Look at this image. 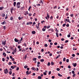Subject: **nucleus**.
<instances>
[{
  "label": "nucleus",
  "instance_id": "nucleus-40",
  "mask_svg": "<svg viewBox=\"0 0 79 79\" xmlns=\"http://www.w3.org/2000/svg\"><path fill=\"white\" fill-rule=\"evenodd\" d=\"M19 67H18L17 68L16 70V71H18V70H19Z\"/></svg>",
  "mask_w": 79,
  "mask_h": 79
},
{
  "label": "nucleus",
  "instance_id": "nucleus-6",
  "mask_svg": "<svg viewBox=\"0 0 79 79\" xmlns=\"http://www.w3.org/2000/svg\"><path fill=\"white\" fill-rule=\"evenodd\" d=\"M47 17L45 18L46 19H49V18H50V16H49V15H48V13L47 14Z\"/></svg>",
  "mask_w": 79,
  "mask_h": 79
},
{
  "label": "nucleus",
  "instance_id": "nucleus-18",
  "mask_svg": "<svg viewBox=\"0 0 79 79\" xmlns=\"http://www.w3.org/2000/svg\"><path fill=\"white\" fill-rule=\"evenodd\" d=\"M58 76H59V77H62V76H63L62 75H61V74L60 73H58Z\"/></svg>",
  "mask_w": 79,
  "mask_h": 79
},
{
  "label": "nucleus",
  "instance_id": "nucleus-59",
  "mask_svg": "<svg viewBox=\"0 0 79 79\" xmlns=\"http://www.w3.org/2000/svg\"><path fill=\"white\" fill-rule=\"evenodd\" d=\"M52 79H55V77L54 76H52Z\"/></svg>",
  "mask_w": 79,
  "mask_h": 79
},
{
  "label": "nucleus",
  "instance_id": "nucleus-16",
  "mask_svg": "<svg viewBox=\"0 0 79 79\" xmlns=\"http://www.w3.org/2000/svg\"><path fill=\"white\" fill-rule=\"evenodd\" d=\"M23 19V17H19V20H21V19Z\"/></svg>",
  "mask_w": 79,
  "mask_h": 79
},
{
  "label": "nucleus",
  "instance_id": "nucleus-33",
  "mask_svg": "<svg viewBox=\"0 0 79 79\" xmlns=\"http://www.w3.org/2000/svg\"><path fill=\"white\" fill-rule=\"evenodd\" d=\"M48 75H50V74H51V73H52V72L51 71H50L48 72Z\"/></svg>",
  "mask_w": 79,
  "mask_h": 79
},
{
  "label": "nucleus",
  "instance_id": "nucleus-46",
  "mask_svg": "<svg viewBox=\"0 0 79 79\" xmlns=\"http://www.w3.org/2000/svg\"><path fill=\"white\" fill-rule=\"evenodd\" d=\"M66 61L67 63H68V62H69V59H67L66 60Z\"/></svg>",
  "mask_w": 79,
  "mask_h": 79
},
{
  "label": "nucleus",
  "instance_id": "nucleus-30",
  "mask_svg": "<svg viewBox=\"0 0 79 79\" xmlns=\"http://www.w3.org/2000/svg\"><path fill=\"white\" fill-rule=\"evenodd\" d=\"M61 51H60V52H57V54H59V53H61Z\"/></svg>",
  "mask_w": 79,
  "mask_h": 79
},
{
  "label": "nucleus",
  "instance_id": "nucleus-12",
  "mask_svg": "<svg viewBox=\"0 0 79 79\" xmlns=\"http://www.w3.org/2000/svg\"><path fill=\"white\" fill-rule=\"evenodd\" d=\"M32 24V22H29L28 23H27V24L29 25V24Z\"/></svg>",
  "mask_w": 79,
  "mask_h": 79
},
{
  "label": "nucleus",
  "instance_id": "nucleus-7",
  "mask_svg": "<svg viewBox=\"0 0 79 79\" xmlns=\"http://www.w3.org/2000/svg\"><path fill=\"white\" fill-rule=\"evenodd\" d=\"M14 10V8L13 7H12L10 9V11L11 12V13H13V11Z\"/></svg>",
  "mask_w": 79,
  "mask_h": 79
},
{
  "label": "nucleus",
  "instance_id": "nucleus-13",
  "mask_svg": "<svg viewBox=\"0 0 79 79\" xmlns=\"http://www.w3.org/2000/svg\"><path fill=\"white\" fill-rule=\"evenodd\" d=\"M28 14L29 13H28V12L27 11L25 12V13H24L25 15H28Z\"/></svg>",
  "mask_w": 79,
  "mask_h": 79
},
{
  "label": "nucleus",
  "instance_id": "nucleus-15",
  "mask_svg": "<svg viewBox=\"0 0 79 79\" xmlns=\"http://www.w3.org/2000/svg\"><path fill=\"white\" fill-rule=\"evenodd\" d=\"M6 23V22H2L1 23L2 24H3V25L4 24H5Z\"/></svg>",
  "mask_w": 79,
  "mask_h": 79
},
{
  "label": "nucleus",
  "instance_id": "nucleus-57",
  "mask_svg": "<svg viewBox=\"0 0 79 79\" xmlns=\"http://www.w3.org/2000/svg\"><path fill=\"white\" fill-rule=\"evenodd\" d=\"M50 19H53V17L52 16H51L50 18Z\"/></svg>",
  "mask_w": 79,
  "mask_h": 79
},
{
  "label": "nucleus",
  "instance_id": "nucleus-1",
  "mask_svg": "<svg viewBox=\"0 0 79 79\" xmlns=\"http://www.w3.org/2000/svg\"><path fill=\"white\" fill-rule=\"evenodd\" d=\"M20 2H18L17 3V7L18 8H20L21 7V6H20Z\"/></svg>",
  "mask_w": 79,
  "mask_h": 79
},
{
  "label": "nucleus",
  "instance_id": "nucleus-26",
  "mask_svg": "<svg viewBox=\"0 0 79 79\" xmlns=\"http://www.w3.org/2000/svg\"><path fill=\"white\" fill-rule=\"evenodd\" d=\"M38 79H42V77L41 76H38Z\"/></svg>",
  "mask_w": 79,
  "mask_h": 79
},
{
  "label": "nucleus",
  "instance_id": "nucleus-47",
  "mask_svg": "<svg viewBox=\"0 0 79 79\" xmlns=\"http://www.w3.org/2000/svg\"><path fill=\"white\" fill-rule=\"evenodd\" d=\"M41 58V56H39L38 57V58H39V59H40Z\"/></svg>",
  "mask_w": 79,
  "mask_h": 79
},
{
  "label": "nucleus",
  "instance_id": "nucleus-35",
  "mask_svg": "<svg viewBox=\"0 0 79 79\" xmlns=\"http://www.w3.org/2000/svg\"><path fill=\"white\" fill-rule=\"evenodd\" d=\"M9 74H10V75H11V74H12V71H10L9 72Z\"/></svg>",
  "mask_w": 79,
  "mask_h": 79
},
{
  "label": "nucleus",
  "instance_id": "nucleus-61",
  "mask_svg": "<svg viewBox=\"0 0 79 79\" xmlns=\"http://www.w3.org/2000/svg\"><path fill=\"white\" fill-rule=\"evenodd\" d=\"M37 64H40V62H37Z\"/></svg>",
  "mask_w": 79,
  "mask_h": 79
},
{
  "label": "nucleus",
  "instance_id": "nucleus-8",
  "mask_svg": "<svg viewBox=\"0 0 79 79\" xmlns=\"http://www.w3.org/2000/svg\"><path fill=\"white\" fill-rule=\"evenodd\" d=\"M16 50H13V52H12V54L14 55L15 53H16Z\"/></svg>",
  "mask_w": 79,
  "mask_h": 79
},
{
  "label": "nucleus",
  "instance_id": "nucleus-14",
  "mask_svg": "<svg viewBox=\"0 0 79 79\" xmlns=\"http://www.w3.org/2000/svg\"><path fill=\"white\" fill-rule=\"evenodd\" d=\"M15 42H19V40L17 39L16 38H15Z\"/></svg>",
  "mask_w": 79,
  "mask_h": 79
},
{
  "label": "nucleus",
  "instance_id": "nucleus-44",
  "mask_svg": "<svg viewBox=\"0 0 79 79\" xmlns=\"http://www.w3.org/2000/svg\"><path fill=\"white\" fill-rule=\"evenodd\" d=\"M44 46L46 47H47V46H48V45H47V44H44Z\"/></svg>",
  "mask_w": 79,
  "mask_h": 79
},
{
  "label": "nucleus",
  "instance_id": "nucleus-43",
  "mask_svg": "<svg viewBox=\"0 0 79 79\" xmlns=\"http://www.w3.org/2000/svg\"><path fill=\"white\" fill-rule=\"evenodd\" d=\"M43 74L44 76H46V75H47V73H46L45 72Z\"/></svg>",
  "mask_w": 79,
  "mask_h": 79
},
{
  "label": "nucleus",
  "instance_id": "nucleus-52",
  "mask_svg": "<svg viewBox=\"0 0 79 79\" xmlns=\"http://www.w3.org/2000/svg\"><path fill=\"white\" fill-rule=\"evenodd\" d=\"M72 56H73V57H74V56H75V54H73L72 55Z\"/></svg>",
  "mask_w": 79,
  "mask_h": 79
},
{
  "label": "nucleus",
  "instance_id": "nucleus-28",
  "mask_svg": "<svg viewBox=\"0 0 79 79\" xmlns=\"http://www.w3.org/2000/svg\"><path fill=\"white\" fill-rule=\"evenodd\" d=\"M56 37H59V36H58V33L57 32H56Z\"/></svg>",
  "mask_w": 79,
  "mask_h": 79
},
{
  "label": "nucleus",
  "instance_id": "nucleus-20",
  "mask_svg": "<svg viewBox=\"0 0 79 79\" xmlns=\"http://www.w3.org/2000/svg\"><path fill=\"white\" fill-rule=\"evenodd\" d=\"M10 20H11V21H13V16L11 17L10 18Z\"/></svg>",
  "mask_w": 79,
  "mask_h": 79
},
{
  "label": "nucleus",
  "instance_id": "nucleus-50",
  "mask_svg": "<svg viewBox=\"0 0 79 79\" xmlns=\"http://www.w3.org/2000/svg\"><path fill=\"white\" fill-rule=\"evenodd\" d=\"M67 37H71V35H68Z\"/></svg>",
  "mask_w": 79,
  "mask_h": 79
},
{
  "label": "nucleus",
  "instance_id": "nucleus-54",
  "mask_svg": "<svg viewBox=\"0 0 79 79\" xmlns=\"http://www.w3.org/2000/svg\"><path fill=\"white\" fill-rule=\"evenodd\" d=\"M68 68H69V69H70V68H71V66L70 65H69L68 66Z\"/></svg>",
  "mask_w": 79,
  "mask_h": 79
},
{
  "label": "nucleus",
  "instance_id": "nucleus-55",
  "mask_svg": "<svg viewBox=\"0 0 79 79\" xmlns=\"http://www.w3.org/2000/svg\"><path fill=\"white\" fill-rule=\"evenodd\" d=\"M75 76H76V74H74L73 75V77H75Z\"/></svg>",
  "mask_w": 79,
  "mask_h": 79
},
{
  "label": "nucleus",
  "instance_id": "nucleus-5",
  "mask_svg": "<svg viewBox=\"0 0 79 79\" xmlns=\"http://www.w3.org/2000/svg\"><path fill=\"white\" fill-rule=\"evenodd\" d=\"M4 71V73H5V74H7V73H8V69H5Z\"/></svg>",
  "mask_w": 79,
  "mask_h": 79
},
{
  "label": "nucleus",
  "instance_id": "nucleus-48",
  "mask_svg": "<svg viewBox=\"0 0 79 79\" xmlns=\"http://www.w3.org/2000/svg\"><path fill=\"white\" fill-rule=\"evenodd\" d=\"M12 64V63H11V62H9V65H11V64Z\"/></svg>",
  "mask_w": 79,
  "mask_h": 79
},
{
  "label": "nucleus",
  "instance_id": "nucleus-49",
  "mask_svg": "<svg viewBox=\"0 0 79 79\" xmlns=\"http://www.w3.org/2000/svg\"><path fill=\"white\" fill-rule=\"evenodd\" d=\"M5 59L4 58H2V61H5Z\"/></svg>",
  "mask_w": 79,
  "mask_h": 79
},
{
  "label": "nucleus",
  "instance_id": "nucleus-42",
  "mask_svg": "<svg viewBox=\"0 0 79 79\" xmlns=\"http://www.w3.org/2000/svg\"><path fill=\"white\" fill-rule=\"evenodd\" d=\"M47 64L48 66H50V63L48 62Z\"/></svg>",
  "mask_w": 79,
  "mask_h": 79
},
{
  "label": "nucleus",
  "instance_id": "nucleus-39",
  "mask_svg": "<svg viewBox=\"0 0 79 79\" xmlns=\"http://www.w3.org/2000/svg\"><path fill=\"white\" fill-rule=\"evenodd\" d=\"M72 74H74L75 73V72L74 71H72Z\"/></svg>",
  "mask_w": 79,
  "mask_h": 79
},
{
  "label": "nucleus",
  "instance_id": "nucleus-27",
  "mask_svg": "<svg viewBox=\"0 0 79 79\" xmlns=\"http://www.w3.org/2000/svg\"><path fill=\"white\" fill-rule=\"evenodd\" d=\"M33 61H36V60H37V58H33Z\"/></svg>",
  "mask_w": 79,
  "mask_h": 79
},
{
  "label": "nucleus",
  "instance_id": "nucleus-56",
  "mask_svg": "<svg viewBox=\"0 0 79 79\" xmlns=\"http://www.w3.org/2000/svg\"><path fill=\"white\" fill-rule=\"evenodd\" d=\"M69 24H67L66 25V26H67V27H69Z\"/></svg>",
  "mask_w": 79,
  "mask_h": 79
},
{
  "label": "nucleus",
  "instance_id": "nucleus-36",
  "mask_svg": "<svg viewBox=\"0 0 79 79\" xmlns=\"http://www.w3.org/2000/svg\"><path fill=\"white\" fill-rule=\"evenodd\" d=\"M66 20L67 22H69V19H66Z\"/></svg>",
  "mask_w": 79,
  "mask_h": 79
},
{
  "label": "nucleus",
  "instance_id": "nucleus-2",
  "mask_svg": "<svg viewBox=\"0 0 79 79\" xmlns=\"http://www.w3.org/2000/svg\"><path fill=\"white\" fill-rule=\"evenodd\" d=\"M48 31L49 33H51V32H53V29H50L48 30Z\"/></svg>",
  "mask_w": 79,
  "mask_h": 79
},
{
  "label": "nucleus",
  "instance_id": "nucleus-45",
  "mask_svg": "<svg viewBox=\"0 0 79 79\" xmlns=\"http://www.w3.org/2000/svg\"><path fill=\"white\" fill-rule=\"evenodd\" d=\"M46 30V29H45L44 28H43L42 29L43 31H45Z\"/></svg>",
  "mask_w": 79,
  "mask_h": 79
},
{
  "label": "nucleus",
  "instance_id": "nucleus-22",
  "mask_svg": "<svg viewBox=\"0 0 79 79\" xmlns=\"http://www.w3.org/2000/svg\"><path fill=\"white\" fill-rule=\"evenodd\" d=\"M4 8V7H0V10H2Z\"/></svg>",
  "mask_w": 79,
  "mask_h": 79
},
{
  "label": "nucleus",
  "instance_id": "nucleus-11",
  "mask_svg": "<svg viewBox=\"0 0 79 79\" xmlns=\"http://www.w3.org/2000/svg\"><path fill=\"white\" fill-rule=\"evenodd\" d=\"M73 66L74 67H76V66H77V63H75V64H73Z\"/></svg>",
  "mask_w": 79,
  "mask_h": 79
},
{
  "label": "nucleus",
  "instance_id": "nucleus-41",
  "mask_svg": "<svg viewBox=\"0 0 79 79\" xmlns=\"http://www.w3.org/2000/svg\"><path fill=\"white\" fill-rule=\"evenodd\" d=\"M49 27H50V25H49V26H48L47 27V28L49 29Z\"/></svg>",
  "mask_w": 79,
  "mask_h": 79
},
{
  "label": "nucleus",
  "instance_id": "nucleus-32",
  "mask_svg": "<svg viewBox=\"0 0 79 79\" xmlns=\"http://www.w3.org/2000/svg\"><path fill=\"white\" fill-rule=\"evenodd\" d=\"M66 61V58L64 57L63 58V61Z\"/></svg>",
  "mask_w": 79,
  "mask_h": 79
},
{
  "label": "nucleus",
  "instance_id": "nucleus-23",
  "mask_svg": "<svg viewBox=\"0 0 79 79\" xmlns=\"http://www.w3.org/2000/svg\"><path fill=\"white\" fill-rule=\"evenodd\" d=\"M32 33L33 34H35V31H32Z\"/></svg>",
  "mask_w": 79,
  "mask_h": 79
},
{
  "label": "nucleus",
  "instance_id": "nucleus-37",
  "mask_svg": "<svg viewBox=\"0 0 79 79\" xmlns=\"http://www.w3.org/2000/svg\"><path fill=\"white\" fill-rule=\"evenodd\" d=\"M51 64L52 65H54V63L53 62H51Z\"/></svg>",
  "mask_w": 79,
  "mask_h": 79
},
{
  "label": "nucleus",
  "instance_id": "nucleus-58",
  "mask_svg": "<svg viewBox=\"0 0 79 79\" xmlns=\"http://www.w3.org/2000/svg\"><path fill=\"white\" fill-rule=\"evenodd\" d=\"M66 26V24H64L63 25V27H64V26Z\"/></svg>",
  "mask_w": 79,
  "mask_h": 79
},
{
  "label": "nucleus",
  "instance_id": "nucleus-31",
  "mask_svg": "<svg viewBox=\"0 0 79 79\" xmlns=\"http://www.w3.org/2000/svg\"><path fill=\"white\" fill-rule=\"evenodd\" d=\"M40 61L41 62H43L44 61V59H41Z\"/></svg>",
  "mask_w": 79,
  "mask_h": 79
},
{
  "label": "nucleus",
  "instance_id": "nucleus-3",
  "mask_svg": "<svg viewBox=\"0 0 79 79\" xmlns=\"http://www.w3.org/2000/svg\"><path fill=\"white\" fill-rule=\"evenodd\" d=\"M31 73V71H30L29 73V70H27L26 72V75L27 76L29 75V74H30Z\"/></svg>",
  "mask_w": 79,
  "mask_h": 79
},
{
  "label": "nucleus",
  "instance_id": "nucleus-24",
  "mask_svg": "<svg viewBox=\"0 0 79 79\" xmlns=\"http://www.w3.org/2000/svg\"><path fill=\"white\" fill-rule=\"evenodd\" d=\"M60 56V55H59L57 57H56V59H57V58H59Z\"/></svg>",
  "mask_w": 79,
  "mask_h": 79
},
{
  "label": "nucleus",
  "instance_id": "nucleus-25",
  "mask_svg": "<svg viewBox=\"0 0 79 79\" xmlns=\"http://www.w3.org/2000/svg\"><path fill=\"white\" fill-rule=\"evenodd\" d=\"M16 2H14V6H16Z\"/></svg>",
  "mask_w": 79,
  "mask_h": 79
},
{
  "label": "nucleus",
  "instance_id": "nucleus-51",
  "mask_svg": "<svg viewBox=\"0 0 79 79\" xmlns=\"http://www.w3.org/2000/svg\"><path fill=\"white\" fill-rule=\"evenodd\" d=\"M47 26H44V28H45V29L47 28Z\"/></svg>",
  "mask_w": 79,
  "mask_h": 79
},
{
  "label": "nucleus",
  "instance_id": "nucleus-19",
  "mask_svg": "<svg viewBox=\"0 0 79 79\" xmlns=\"http://www.w3.org/2000/svg\"><path fill=\"white\" fill-rule=\"evenodd\" d=\"M3 55L4 56H6V54L5 53L3 52Z\"/></svg>",
  "mask_w": 79,
  "mask_h": 79
},
{
  "label": "nucleus",
  "instance_id": "nucleus-63",
  "mask_svg": "<svg viewBox=\"0 0 79 79\" xmlns=\"http://www.w3.org/2000/svg\"><path fill=\"white\" fill-rule=\"evenodd\" d=\"M10 59H11L13 58V57H12V56H10Z\"/></svg>",
  "mask_w": 79,
  "mask_h": 79
},
{
  "label": "nucleus",
  "instance_id": "nucleus-17",
  "mask_svg": "<svg viewBox=\"0 0 79 79\" xmlns=\"http://www.w3.org/2000/svg\"><path fill=\"white\" fill-rule=\"evenodd\" d=\"M2 17H4V16H5V14L4 13H2Z\"/></svg>",
  "mask_w": 79,
  "mask_h": 79
},
{
  "label": "nucleus",
  "instance_id": "nucleus-62",
  "mask_svg": "<svg viewBox=\"0 0 79 79\" xmlns=\"http://www.w3.org/2000/svg\"><path fill=\"white\" fill-rule=\"evenodd\" d=\"M12 61H15V59L14 58H12V59H11Z\"/></svg>",
  "mask_w": 79,
  "mask_h": 79
},
{
  "label": "nucleus",
  "instance_id": "nucleus-21",
  "mask_svg": "<svg viewBox=\"0 0 79 79\" xmlns=\"http://www.w3.org/2000/svg\"><path fill=\"white\" fill-rule=\"evenodd\" d=\"M31 69L32 70H34V71H36V69H35V68H34V67H33Z\"/></svg>",
  "mask_w": 79,
  "mask_h": 79
},
{
  "label": "nucleus",
  "instance_id": "nucleus-29",
  "mask_svg": "<svg viewBox=\"0 0 79 79\" xmlns=\"http://www.w3.org/2000/svg\"><path fill=\"white\" fill-rule=\"evenodd\" d=\"M27 67H28V66L27 65H25L24 66V68H25V69H26V68H27Z\"/></svg>",
  "mask_w": 79,
  "mask_h": 79
},
{
  "label": "nucleus",
  "instance_id": "nucleus-60",
  "mask_svg": "<svg viewBox=\"0 0 79 79\" xmlns=\"http://www.w3.org/2000/svg\"><path fill=\"white\" fill-rule=\"evenodd\" d=\"M13 63L14 64H16V62H15V61H13Z\"/></svg>",
  "mask_w": 79,
  "mask_h": 79
},
{
  "label": "nucleus",
  "instance_id": "nucleus-10",
  "mask_svg": "<svg viewBox=\"0 0 79 79\" xmlns=\"http://www.w3.org/2000/svg\"><path fill=\"white\" fill-rule=\"evenodd\" d=\"M25 51V50H19L18 52H24Z\"/></svg>",
  "mask_w": 79,
  "mask_h": 79
},
{
  "label": "nucleus",
  "instance_id": "nucleus-53",
  "mask_svg": "<svg viewBox=\"0 0 79 79\" xmlns=\"http://www.w3.org/2000/svg\"><path fill=\"white\" fill-rule=\"evenodd\" d=\"M68 42H69V41L68 40H66L65 41V43H67Z\"/></svg>",
  "mask_w": 79,
  "mask_h": 79
},
{
  "label": "nucleus",
  "instance_id": "nucleus-9",
  "mask_svg": "<svg viewBox=\"0 0 79 79\" xmlns=\"http://www.w3.org/2000/svg\"><path fill=\"white\" fill-rule=\"evenodd\" d=\"M29 54L27 53V55H26L24 57V58L25 60H26L27 58V55H28Z\"/></svg>",
  "mask_w": 79,
  "mask_h": 79
},
{
  "label": "nucleus",
  "instance_id": "nucleus-4",
  "mask_svg": "<svg viewBox=\"0 0 79 79\" xmlns=\"http://www.w3.org/2000/svg\"><path fill=\"white\" fill-rule=\"evenodd\" d=\"M2 45H6V40H5L4 41H2Z\"/></svg>",
  "mask_w": 79,
  "mask_h": 79
},
{
  "label": "nucleus",
  "instance_id": "nucleus-34",
  "mask_svg": "<svg viewBox=\"0 0 79 79\" xmlns=\"http://www.w3.org/2000/svg\"><path fill=\"white\" fill-rule=\"evenodd\" d=\"M11 68L12 69H15V67H13V65L11 66Z\"/></svg>",
  "mask_w": 79,
  "mask_h": 79
},
{
  "label": "nucleus",
  "instance_id": "nucleus-64",
  "mask_svg": "<svg viewBox=\"0 0 79 79\" xmlns=\"http://www.w3.org/2000/svg\"><path fill=\"white\" fill-rule=\"evenodd\" d=\"M35 73H33L32 76H35Z\"/></svg>",
  "mask_w": 79,
  "mask_h": 79
},
{
  "label": "nucleus",
  "instance_id": "nucleus-38",
  "mask_svg": "<svg viewBox=\"0 0 79 79\" xmlns=\"http://www.w3.org/2000/svg\"><path fill=\"white\" fill-rule=\"evenodd\" d=\"M56 70H57V71H60V69L59 68H57L56 69Z\"/></svg>",
  "mask_w": 79,
  "mask_h": 79
}]
</instances>
